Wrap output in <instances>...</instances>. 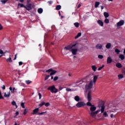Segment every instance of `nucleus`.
<instances>
[{"mask_svg": "<svg viewBox=\"0 0 125 125\" xmlns=\"http://www.w3.org/2000/svg\"><path fill=\"white\" fill-rule=\"evenodd\" d=\"M48 90H50L52 93H57L58 92V89L55 87V85H53L48 88Z\"/></svg>", "mask_w": 125, "mask_h": 125, "instance_id": "obj_2", "label": "nucleus"}, {"mask_svg": "<svg viewBox=\"0 0 125 125\" xmlns=\"http://www.w3.org/2000/svg\"><path fill=\"white\" fill-rule=\"evenodd\" d=\"M2 25H1V24L0 23V30H2Z\"/></svg>", "mask_w": 125, "mask_h": 125, "instance_id": "obj_58", "label": "nucleus"}, {"mask_svg": "<svg viewBox=\"0 0 125 125\" xmlns=\"http://www.w3.org/2000/svg\"><path fill=\"white\" fill-rule=\"evenodd\" d=\"M87 100L89 102L91 101V91H89L87 95Z\"/></svg>", "mask_w": 125, "mask_h": 125, "instance_id": "obj_11", "label": "nucleus"}, {"mask_svg": "<svg viewBox=\"0 0 125 125\" xmlns=\"http://www.w3.org/2000/svg\"><path fill=\"white\" fill-rule=\"evenodd\" d=\"M1 99L4 100V97L2 96V95L1 94V92L0 90V100H1Z\"/></svg>", "mask_w": 125, "mask_h": 125, "instance_id": "obj_33", "label": "nucleus"}, {"mask_svg": "<svg viewBox=\"0 0 125 125\" xmlns=\"http://www.w3.org/2000/svg\"><path fill=\"white\" fill-rule=\"evenodd\" d=\"M63 87H62L61 86H59V89L60 90H62L63 89Z\"/></svg>", "mask_w": 125, "mask_h": 125, "instance_id": "obj_55", "label": "nucleus"}, {"mask_svg": "<svg viewBox=\"0 0 125 125\" xmlns=\"http://www.w3.org/2000/svg\"><path fill=\"white\" fill-rule=\"evenodd\" d=\"M97 22L100 26H101L102 27H103V26H104V23L103 22V21H102L99 20L97 21Z\"/></svg>", "mask_w": 125, "mask_h": 125, "instance_id": "obj_14", "label": "nucleus"}, {"mask_svg": "<svg viewBox=\"0 0 125 125\" xmlns=\"http://www.w3.org/2000/svg\"><path fill=\"white\" fill-rule=\"evenodd\" d=\"M48 4L51 5L52 3H53V1H52V0L49 1H48Z\"/></svg>", "mask_w": 125, "mask_h": 125, "instance_id": "obj_48", "label": "nucleus"}, {"mask_svg": "<svg viewBox=\"0 0 125 125\" xmlns=\"http://www.w3.org/2000/svg\"><path fill=\"white\" fill-rule=\"evenodd\" d=\"M74 26L76 27V28H79V27L80 26V23L79 22L74 23Z\"/></svg>", "mask_w": 125, "mask_h": 125, "instance_id": "obj_32", "label": "nucleus"}, {"mask_svg": "<svg viewBox=\"0 0 125 125\" xmlns=\"http://www.w3.org/2000/svg\"><path fill=\"white\" fill-rule=\"evenodd\" d=\"M92 69L94 71V72H96V69H97V67H96L95 65H92Z\"/></svg>", "mask_w": 125, "mask_h": 125, "instance_id": "obj_30", "label": "nucleus"}, {"mask_svg": "<svg viewBox=\"0 0 125 125\" xmlns=\"http://www.w3.org/2000/svg\"><path fill=\"white\" fill-rule=\"evenodd\" d=\"M115 52H116V54H120V52H121V51L119 50L118 49H116L115 50Z\"/></svg>", "mask_w": 125, "mask_h": 125, "instance_id": "obj_34", "label": "nucleus"}, {"mask_svg": "<svg viewBox=\"0 0 125 125\" xmlns=\"http://www.w3.org/2000/svg\"><path fill=\"white\" fill-rule=\"evenodd\" d=\"M123 73L125 75V67L124 68V70H123Z\"/></svg>", "mask_w": 125, "mask_h": 125, "instance_id": "obj_59", "label": "nucleus"}, {"mask_svg": "<svg viewBox=\"0 0 125 125\" xmlns=\"http://www.w3.org/2000/svg\"><path fill=\"white\" fill-rule=\"evenodd\" d=\"M6 1H7V0H1V2H2V3H5L6 2Z\"/></svg>", "mask_w": 125, "mask_h": 125, "instance_id": "obj_50", "label": "nucleus"}, {"mask_svg": "<svg viewBox=\"0 0 125 125\" xmlns=\"http://www.w3.org/2000/svg\"><path fill=\"white\" fill-rule=\"evenodd\" d=\"M125 24V21L121 20L119 22H118L117 23V28H119V27H121V26H123Z\"/></svg>", "mask_w": 125, "mask_h": 125, "instance_id": "obj_10", "label": "nucleus"}, {"mask_svg": "<svg viewBox=\"0 0 125 125\" xmlns=\"http://www.w3.org/2000/svg\"><path fill=\"white\" fill-rule=\"evenodd\" d=\"M50 77V75H48L46 76L44 79V81H47V80H48V78H49Z\"/></svg>", "mask_w": 125, "mask_h": 125, "instance_id": "obj_40", "label": "nucleus"}, {"mask_svg": "<svg viewBox=\"0 0 125 125\" xmlns=\"http://www.w3.org/2000/svg\"><path fill=\"white\" fill-rule=\"evenodd\" d=\"M12 105H13V106L16 105V102L15 101L12 102Z\"/></svg>", "mask_w": 125, "mask_h": 125, "instance_id": "obj_46", "label": "nucleus"}, {"mask_svg": "<svg viewBox=\"0 0 125 125\" xmlns=\"http://www.w3.org/2000/svg\"><path fill=\"white\" fill-rule=\"evenodd\" d=\"M59 78L58 76H55L54 78V82H56V81H57V80H58Z\"/></svg>", "mask_w": 125, "mask_h": 125, "instance_id": "obj_45", "label": "nucleus"}, {"mask_svg": "<svg viewBox=\"0 0 125 125\" xmlns=\"http://www.w3.org/2000/svg\"><path fill=\"white\" fill-rule=\"evenodd\" d=\"M21 106L23 108L25 109V103H21Z\"/></svg>", "mask_w": 125, "mask_h": 125, "instance_id": "obj_36", "label": "nucleus"}, {"mask_svg": "<svg viewBox=\"0 0 125 125\" xmlns=\"http://www.w3.org/2000/svg\"><path fill=\"white\" fill-rule=\"evenodd\" d=\"M104 67H105V65H103L102 66L99 67L98 71H101V69H103V68H104Z\"/></svg>", "mask_w": 125, "mask_h": 125, "instance_id": "obj_41", "label": "nucleus"}, {"mask_svg": "<svg viewBox=\"0 0 125 125\" xmlns=\"http://www.w3.org/2000/svg\"><path fill=\"white\" fill-rule=\"evenodd\" d=\"M27 3H30V2H31V0H27Z\"/></svg>", "mask_w": 125, "mask_h": 125, "instance_id": "obj_63", "label": "nucleus"}, {"mask_svg": "<svg viewBox=\"0 0 125 125\" xmlns=\"http://www.w3.org/2000/svg\"><path fill=\"white\" fill-rule=\"evenodd\" d=\"M7 62H10V63H11L12 62V60H11V57H10L9 59H7L6 60Z\"/></svg>", "mask_w": 125, "mask_h": 125, "instance_id": "obj_37", "label": "nucleus"}, {"mask_svg": "<svg viewBox=\"0 0 125 125\" xmlns=\"http://www.w3.org/2000/svg\"><path fill=\"white\" fill-rule=\"evenodd\" d=\"M118 77L119 80H121L122 79H123L124 78V75L119 74V75H118Z\"/></svg>", "mask_w": 125, "mask_h": 125, "instance_id": "obj_27", "label": "nucleus"}, {"mask_svg": "<svg viewBox=\"0 0 125 125\" xmlns=\"http://www.w3.org/2000/svg\"><path fill=\"white\" fill-rule=\"evenodd\" d=\"M9 90H10V91H12V86H10V87H9Z\"/></svg>", "mask_w": 125, "mask_h": 125, "instance_id": "obj_62", "label": "nucleus"}, {"mask_svg": "<svg viewBox=\"0 0 125 125\" xmlns=\"http://www.w3.org/2000/svg\"><path fill=\"white\" fill-rule=\"evenodd\" d=\"M109 19L106 18L104 20V23H105V24H109Z\"/></svg>", "mask_w": 125, "mask_h": 125, "instance_id": "obj_35", "label": "nucleus"}, {"mask_svg": "<svg viewBox=\"0 0 125 125\" xmlns=\"http://www.w3.org/2000/svg\"><path fill=\"white\" fill-rule=\"evenodd\" d=\"M18 6H20L21 7H24V8L26 9V6H25L23 4H21L20 3L18 4Z\"/></svg>", "mask_w": 125, "mask_h": 125, "instance_id": "obj_31", "label": "nucleus"}, {"mask_svg": "<svg viewBox=\"0 0 125 125\" xmlns=\"http://www.w3.org/2000/svg\"><path fill=\"white\" fill-rule=\"evenodd\" d=\"M112 62H113V60L112 59V58H111V57H107V64H111Z\"/></svg>", "mask_w": 125, "mask_h": 125, "instance_id": "obj_13", "label": "nucleus"}, {"mask_svg": "<svg viewBox=\"0 0 125 125\" xmlns=\"http://www.w3.org/2000/svg\"><path fill=\"white\" fill-rule=\"evenodd\" d=\"M51 72V73H50ZM45 73H50V76H53V75H55L56 73H57V71L54 70L52 69V68H50L45 71Z\"/></svg>", "mask_w": 125, "mask_h": 125, "instance_id": "obj_4", "label": "nucleus"}, {"mask_svg": "<svg viewBox=\"0 0 125 125\" xmlns=\"http://www.w3.org/2000/svg\"><path fill=\"white\" fill-rule=\"evenodd\" d=\"M11 95L10 91L8 92V94H6V93H4V97H10Z\"/></svg>", "mask_w": 125, "mask_h": 125, "instance_id": "obj_21", "label": "nucleus"}, {"mask_svg": "<svg viewBox=\"0 0 125 125\" xmlns=\"http://www.w3.org/2000/svg\"><path fill=\"white\" fill-rule=\"evenodd\" d=\"M45 113H46V111H45L44 112L39 113V115H43L44 114H45Z\"/></svg>", "mask_w": 125, "mask_h": 125, "instance_id": "obj_56", "label": "nucleus"}, {"mask_svg": "<svg viewBox=\"0 0 125 125\" xmlns=\"http://www.w3.org/2000/svg\"><path fill=\"white\" fill-rule=\"evenodd\" d=\"M17 54H16L15 55V58L14 59V60H16V58H17Z\"/></svg>", "mask_w": 125, "mask_h": 125, "instance_id": "obj_57", "label": "nucleus"}, {"mask_svg": "<svg viewBox=\"0 0 125 125\" xmlns=\"http://www.w3.org/2000/svg\"><path fill=\"white\" fill-rule=\"evenodd\" d=\"M66 91H71V88H66Z\"/></svg>", "mask_w": 125, "mask_h": 125, "instance_id": "obj_54", "label": "nucleus"}, {"mask_svg": "<svg viewBox=\"0 0 125 125\" xmlns=\"http://www.w3.org/2000/svg\"><path fill=\"white\" fill-rule=\"evenodd\" d=\"M1 88H2L3 90H5V85H3L2 86H1Z\"/></svg>", "mask_w": 125, "mask_h": 125, "instance_id": "obj_47", "label": "nucleus"}, {"mask_svg": "<svg viewBox=\"0 0 125 125\" xmlns=\"http://www.w3.org/2000/svg\"><path fill=\"white\" fill-rule=\"evenodd\" d=\"M99 75H95L94 76L93 78V83H96V81H97V79H98Z\"/></svg>", "mask_w": 125, "mask_h": 125, "instance_id": "obj_16", "label": "nucleus"}, {"mask_svg": "<svg viewBox=\"0 0 125 125\" xmlns=\"http://www.w3.org/2000/svg\"><path fill=\"white\" fill-rule=\"evenodd\" d=\"M70 52H72V54L73 55H76L77 52H78L77 49H71V50L70 51Z\"/></svg>", "mask_w": 125, "mask_h": 125, "instance_id": "obj_12", "label": "nucleus"}, {"mask_svg": "<svg viewBox=\"0 0 125 125\" xmlns=\"http://www.w3.org/2000/svg\"><path fill=\"white\" fill-rule=\"evenodd\" d=\"M116 66L117 67V68H119V69H121L122 68V67H123V65H122V64L120 62H117L116 64Z\"/></svg>", "mask_w": 125, "mask_h": 125, "instance_id": "obj_17", "label": "nucleus"}, {"mask_svg": "<svg viewBox=\"0 0 125 125\" xmlns=\"http://www.w3.org/2000/svg\"><path fill=\"white\" fill-rule=\"evenodd\" d=\"M19 115V112L17 111V112H16V116H18Z\"/></svg>", "mask_w": 125, "mask_h": 125, "instance_id": "obj_60", "label": "nucleus"}, {"mask_svg": "<svg viewBox=\"0 0 125 125\" xmlns=\"http://www.w3.org/2000/svg\"><path fill=\"white\" fill-rule=\"evenodd\" d=\"M17 90V89H16L15 87H14L11 91L12 93H15V91Z\"/></svg>", "mask_w": 125, "mask_h": 125, "instance_id": "obj_38", "label": "nucleus"}, {"mask_svg": "<svg viewBox=\"0 0 125 125\" xmlns=\"http://www.w3.org/2000/svg\"><path fill=\"white\" fill-rule=\"evenodd\" d=\"M95 110H96V107L94 106V105H93L90 107V111H91V113H90V115L91 116H93L94 115H97V114L100 112V110L94 111Z\"/></svg>", "mask_w": 125, "mask_h": 125, "instance_id": "obj_1", "label": "nucleus"}, {"mask_svg": "<svg viewBox=\"0 0 125 125\" xmlns=\"http://www.w3.org/2000/svg\"><path fill=\"white\" fill-rule=\"evenodd\" d=\"M104 115L105 116V117H108V114H107V112H104Z\"/></svg>", "mask_w": 125, "mask_h": 125, "instance_id": "obj_52", "label": "nucleus"}, {"mask_svg": "<svg viewBox=\"0 0 125 125\" xmlns=\"http://www.w3.org/2000/svg\"><path fill=\"white\" fill-rule=\"evenodd\" d=\"M84 81L83 80H80L76 82V83H79V84H82L83 83H84Z\"/></svg>", "mask_w": 125, "mask_h": 125, "instance_id": "obj_25", "label": "nucleus"}, {"mask_svg": "<svg viewBox=\"0 0 125 125\" xmlns=\"http://www.w3.org/2000/svg\"><path fill=\"white\" fill-rule=\"evenodd\" d=\"M99 4H100V2H99V1H96L95 4V8H97V7H98V6H99Z\"/></svg>", "mask_w": 125, "mask_h": 125, "instance_id": "obj_24", "label": "nucleus"}, {"mask_svg": "<svg viewBox=\"0 0 125 125\" xmlns=\"http://www.w3.org/2000/svg\"><path fill=\"white\" fill-rule=\"evenodd\" d=\"M86 105H87V106H90V107H91V106H93V105H92V104H91V103H90V102H88L87 103Z\"/></svg>", "mask_w": 125, "mask_h": 125, "instance_id": "obj_39", "label": "nucleus"}, {"mask_svg": "<svg viewBox=\"0 0 125 125\" xmlns=\"http://www.w3.org/2000/svg\"><path fill=\"white\" fill-rule=\"evenodd\" d=\"M19 66H22V65H23V62H19Z\"/></svg>", "mask_w": 125, "mask_h": 125, "instance_id": "obj_53", "label": "nucleus"}, {"mask_svg": "<svg viewBox=\"0 0 125 125\" xmlns=\"http://www.w3.org/2000/svg\"><path fill=\"white\" fill-rule=\"evenodd\" d=\"M74 100L76 101L77 102H80L81 101V98H80V97L79 96H76L74 97Z\"/></svg>", "mask_w": 125, "mask_h": 125, "instance_id": "obj_15", "label": "nucleus"}, {"mask_svg": "<svg viewBox=\"0 0 125 125\" xmlns=\"http://www.w3.org/2000/svg\"><path fill=\"white\" fill-rule=\"evenodd\" d=\"M98 57L99 59H103V55H99Z\"/></svg>", "mask_w": 125, "mask_h": 125, "instance_id": "obj_43", "label": "nucleus"}, {"mask_svg": "<svg viewBox=\"0 0 125 125\" xmlns=\"http://www.w3.org/2000/svg\"><path fill=\"white\" fill-rule=\"evenodd\" d=\"M101 9H104V6H101Z\"/></svg>", "mask_w": 125, "mask_h": 125, "instance_id": "obj_64", "label": "nucleus"}, {"mask_svg": "<svg viewBox=\"0 0 125 125\" xmlns=\"http://www.w3.org/2000/svg\"><path fill=\"white\" fill-rule=\"evenodd\" d=\"M39 112V108H35L33 110V114H36Z\"/></svg>", "mask_w": 125, "mask_h": 125, "instance_id": "obj_26", "label": "nucleus"}, {"mask_svg": "<svg viewBox=\"0 0 125 125\" xmlns=\"http://www.w3.org/2000/svg\"><path fill=\"white\" fill-rule=\"evenodd\" d=\"M43 105H45L46 107H49V106L50 105V103H45V102H42L41 104H39V106H40V107H42Z\"/></svg>", "mask_w": 125, "mask_h": 125, "instance_id": "obj_9", "label": "nucleus"}, {"mask_svg": "<svg viewBox=\"0 0 125 125\" xmlns=\"http://www.w3.org/2000/svg\"><path fill=\"white\" fill-rule=\"evenodd\" d=\"M4 53H5V52H3V51H2V50H0V54H4Z\"/></svg>", "mask_w": 125, "mask_h": 125, "instance_id": "obj_49", "label": "nucleus"}, {"mask_svg": "<svg viewBox=\"0 0 125 125\" xmlns=\"http://www.w3.org/2000/svg\"><path fill=\"white\" fill-rule=\"evenodd\" d=\"M111 46H112V44H111V43H107L106 44V45H105V47L107 49H109V48H111Z\"/></svg>", "mask_w": 125, "mask_h": 125, "instance_id": "obj_18", "label": "nucleus"}, {"mask_svg": "<svg viewBox=\"0 0 125 125\" xmlns=\"http://www.w3.org/2000/svg\"><path fill=\"white\" fill-rule=\"evenodd\" d=\"M119 58H120L121 60H124L125 59V56L123 54H121L119 55Z\"/></svg>", "mask_w": 125, "mask_h": 125, "instance_id": "obj_28", "label": "nucleus"}, {"mask_svg": "<svg viewBox=\"0 0 125 125\" xmlns=\"http://www.w3.org/2000/svg\"><path fill=\"white\" fill-rule=\"evenodd\" d=\"M27 112H28V109H27L25 108V109L24 110L23 115H26V114H27Z\"/></svg>", "mask_w": 125, "mask_h": 125, "instance_id": "obj_44", "label": "nucleus"}, {"mask_svg": "<svg viewBox=\"0 0 125 125\" xmlns=\"http://www.w3.org/2000/svg\"><path fill=\"white\" fill-rule=\"evenodd\" d=\"M38 95L39 96V99H42V94H41V93H39Z\"/></svg>", "mask_w": 125, "mask_h": 125, "instance_id": "obj_51", "label": "nucleus"}, {"mask_svg": "<svg viewBox=\"0 0 125 125\" xmlns=\"http://www.w3.org/2000/svg\"><path fill=\"white\" fill-rule=\"evenodd\" d=\"M99 107L101 108V113H104L105 111V106H104V103L102 102L99 104Z\"/></svg>", "mask_w": 125, "mask_h": 125, "instance_id": "obj_7", "label": "nucleus"}, {"mask_svg": "<svg viewBox=\"0 0 125 125\" xmlns=\"http://www.w3.org/2000/svg\"><path fill=\"white\" fill-rule=\"evenodd\" d=\"M61 9V5H58L56 7V10H60Z\"/></svg>", "mask_w": 125, "mask_h": 125, "instance_id": "obj_29", "label": "nucleus"}, {"mask_svg": "<svg viewBox=\"0 0 125 125\" xmlns=\"http://www.w3.org/2000/svg\"><path fill=\"white\" fill-rule=\"evenodd\" d=\"M76 45H77V44H74L72 45H69L68 46H65L64 47V49H65L66 50H69V51L71 52V50H72L73 47H75Z\"/></svg>", "mask_w": 125, "mask_h": 125, "instance_id": "obj_6", "label": "nucleus"}, {"mask_svg": "<svg viewBox=\"0 0 125 125\" xmlns=\"http://www.w3.org/2000/svg\"><path fill=\"white\" fill-rule=\"evenodd\" d=\"M81 36H82V33L79 32L78 33L77 35L76 36H75V39L76 40H77V39H79V38H80V37H81Z\"/></svg>", "mask_w": 125, "mask_h": 125, "instance_id": "obj_22", "label": "nucleus"}, {"mask_svg": "<svg viewBox=\"0 0 125 125\" xmlns=\"http://www.w3.org/2000/svg\"><path fill=\"white\" fill-rule=\"evenodd\" d=\"M43 12V10L42 8H40L38 9V12L40 14H42V13Z\"/></svg>", "mask_w": 125, "mask_h": 125, "instance_id": "obj_20", "label": "nucleus"}, {"mask_svg": "<svg viewBox=\"0 0 125 125\" xmlns=\"http://www.w3.org/2000/svg\"><path fill=\"white\" fill-rule=\"evenodd\" d=\"M81 4H79L78 5V6H77V8H80V7H81Z\"/></svg>", "mask_w": 125, "mask_h": 125, "instance_id": "obj_61", "label": "nucleus"}, {"mask_svg": "<svg viewBox=\"0 0 125 125\" xmlns=\"http://www.w3.org/2000/svg\"><path fill=\"white\" fill-rule=\"evenodd\" d=\"M83 106H85V103L83 102H78L76 104L77 108H81V107H83Z\"/></svg>", "mask_w": 125, "mask_h": 125, "instance_id": "obj_5", "label": "nucleus"}, {"mask_svg": "<svg viewBox=\"0 0 125 125\" xmlns=\"http://www.w3.org/2000/svg\"><path fill=\"white\" fill-rule=\"evenodd\" d=\"M25 9H26V10H28V11H30V10H31V9H33V7H32V4L31 3H27Z\"/></svg>", "mask_w": 125, "mask_h": 125, "instance_id": "obj_8", "label": "nucleus"}, {"mask_svg": "<svg viewBox=\"0 0 125 125\" xmlns=\"http://www.w3.org/2000/svg\"><path fill=\"white\" fill-rule=\"evenodd\" d=\"M96 47L97 49H101V48H102V45L101 44H97Z\"/></svg>", "mask_w": 125, "mask_h": 125, "instance_id": "obj_19", "label": "nucleus"}, {"mask_svg": "<svg viewBox=\"0 0 125 125\" xmlns=\"http://www.w3.org/2000/svg\"><path fill=\"white\" fill-rule=\"evenodd\" d=\"M32 83V81H30V80H27L26 81V83L27 84H30V83Z\"/></svg>", "mask_w": 125, "mask_h": 125, "instance_id": "obj_42", "label": "nucleus"}, {"mask_svg": "<svg viewBox=\"0 0 125 125\" xmlns=\"http://www.w3.org/2000/svg\"><path fill=\"white\" fill-rule=\"evenodd\" d=\"M104 15L105 18H108V17H109V13H108L106 12H104Z\"/></svg>", "mask_w": 125, "mask_h": 125, "instance_id": "obj_23", "label": "nucleus"}, {"mask_svg": "<svg viewBox=\"0 0 125 125\" xmlns=\"http://www.w3.org/2000/svg\"><path fill=\"white\" fill-rule=\"evenodd\" d=\"M92 86H93V81L91 80L89 84L85 85L86 90H89V89H91V88H92Z\"/></svg>", "mask_w": 125, "mask_h": 125, "instance_id": "obj_3", "label": "nucleus"}]
</instances>
